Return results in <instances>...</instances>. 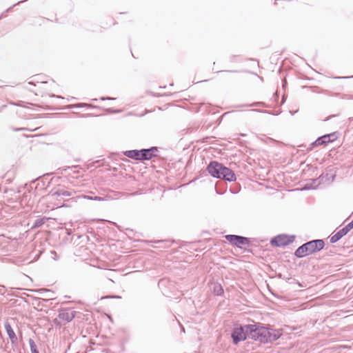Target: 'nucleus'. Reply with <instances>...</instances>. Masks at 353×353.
Masks as SVG:
<instances>
[{"label": "nucleus", "mask_w": 353, "mask_h": 353, "mask_svg": "<svg viewBox=\"0 0 353 353\" xmlns=\"http://www.w3.org/2000/svg\"><path fill=\"white\" fill-rule=\"evenodd\" d=\"M50 219V218H47L45 216L42 217V218L37 219L34 222V223L32 226V228H38L41 227L46 223V221L49 220Z\"/></svg>", "instance_id": "nucleus-14"}, {"label": "nucleus", "mask_w": 353, "mask_h": 353, "mask_svg": "<svg viewBox=\"0 0 353 353\" xmlns=\"http://www.w3.org/2000/svg\"><path fill=\"white\" fill-rule=\"evenodd\" d=\"M222 172L221 175L219 179H224L225 181H228L229 182H233L235 181L236 179V175L234 172L230 168L222 165L221 168Z\"/></svg>", "instance_id": "nucleus-9"}, {"label": "nucleus", "mask_w": 353, "mask_h": 353, "mask_svg": "<svg viewBox=\"0 0 353 353\" xmlns=\"http://www.w3.org/2000/svg\"><path fill=\"white\" fill-rule=\"evenodd\" d=\"M11 130L14 132H23V131H28V129L26 128H12Z\"/></svg>", "instance_id": "nucleus-20"}, {"label": "nucleus", "mask_w": 353, "mask_h": 353, "mask_svg": "<svg viewBox=\"0 0 353 353\" xmlns=\"http://www.w3.org/2000/svg\"><path fill=\"white\" fill-rule=\"evenodd\" d=\"M225 239L229 241L232 245L242 248L244 245H249L250 243V239L243 236L236 234H227L225 236Z\"/></svg>", "instance_id": "nucleus-2"}, {"label": "nucleus", "mask_w": 353, "mask_h": 353, "mask_svg": "<svg viewBox=\"0 0 353 353\" xmlns=\"http://www.w3.org/2000/svg\"><path fill=\"white\" fill-rule=\"evenodd\" d=\"M52 97H57V98H59V99H64L63 97H61V96L54 95V94L52 95Z\"/></svg>", "instance_id": "nucleus-30"}, {"label": "nucleus", "mask_w": 353, "mask_h": 353, "mask_svg": "<svg viewBox=\"0 0 353 353\" xmlns=\"http://www.w3.org/2000/svg\"><path fill=\"white\" fill-rule=\"evenodd\" d=\"M295 236L292 235L279 234L273 237L270 243L272 245L282 247L288 245L294 241Z\"/></svg>", "instance_id": "nucleus-3"}, {"label": "nucleus", "mask_w": 353, "mask_h": 353, "mask_svg": "<svg viewBox=\"0 0 353 353\" xmlns=\"http://www.w3.org/2000/svg\"><path fill=\"white\" fill-rule=\"evenodd\" d=\"M222 163L213 161L208 164L207 170L212 177L219 179L221 175V172H222Z\"/></svg>", "instance_id": "nucleus-6"}, {"label": "nucleus", "mask_w": 353, "mask_h": 353, "mask_svg": "<svg viewBox=\"0 0 353 353\" xmlns=\"http://www.w3.org/2000/svg\"><path fill=\"white\" fill-rule=\"evenodd\" d=\"M84 107H92V105L88 103H82V108Z\"/></svg>", "instance_id": "nucleus-28"}, {"label": "nucleus", "mask_w": 353, "mask_h": 353, "mask_svg": "<svg viewBox=\"0 0 353 353\" xmlns=\"http://www.w3.org/2000/svg\"><path fill=\"white\" fill-rule=\"evenodd\" d=\"M322 144H323V143H321V137H320L317 138V139L316 141H314L312 145L314 146H318V145H321Z\"/></svg>", "instance_id": "nucleus-21"}, {"label": "nucleus", "mask_w": 353, "mask_h": 353, "mask_svg": "<svg viewBox=\"0 0 353 353\" xmlns=\"http://www.w3.org/2000/svg\"><path fill=\"white\" fill-rule=\"evenodd\" d=\"M60 207H68V205L66 204H62L60 205Z\"/></svg>", "instance_id": "nucleus-32"}, {"label": "nucleus", "mask_w": 353, "mask_h": 353, "mask_svg": "<svg viewBox=\"0 0 353 353\" xmlns=\"http://www.w3.org/2000/svg\"><path fill=\"white\" fill-rule=\"evenodd\" d=\"M330 139V143L333 142L337 139V133L336 132H332L330 134H327Z\"/></svg>", "instance_id": "nucleus-18"}, {"label": "nucleus", "mask_w": 353, "mask_h": 353, "mask_svg": "<svg viewBox=\"0 0 353 353\" xmlns=\"http://www.w3.org/2000/svg\"><path fill=\"white\" fill-rule=\"evenodd\" d=\"M312 187H311V185L310 184H306L304 187V190H308V189H311Z\"/></svg>", "instance_id": "nucleus-27"}, {"label": "nucleus", "mask_w": 353, "mask_h": 353, "mask_svg": "<svg viewBox=\"0 0 353 353\" xmlns=\"http://www.w3.org/2000/svg\"><path fill=\"white\" fill-rule=\"evenodd\" d=\"M252 111H258L257 110L252 109Z\"/></svg>", "instance_id": "nucleus-40"}, {"label": "nucleus", "mask_w": 353, "mask_h": 353, "mask_svg": "<svg viewBox=\"0 0 353 353\" xmlns=\"http://www.w3.org/2000/svg\"><path fill=\"white\" fill-rule=\"evenodd\" d=\"M308 255H310V254L309 252H307V249L305 243H303V245L299 246L294 252V256L297 258H303Z\"/></svg>", "instance_id": "nucleus-13"}, {"label": "nucleus", "mask_w": 353, "mask_h": 353, "mask_svg": "<svg viewBox=\"0 0 353 353\" xmlns=\"http://www.w3.org/2000/svg\"><path fill=\"white\" fill-rule=\"evenodd\" d=\"M40 291H48V290L46 289H41Z\"/></svg>", "instance_id": "nucleus-37"}, {"label": "nucleus", "mask_w": 353, "mask_h": 353, "mask_svg": "<svg viewBox=\"0 0 353 353\" xmlns=\"http://www.w3.org/2000/svg\"><path fill=\"white\" fill-rule=\"evenodd\" d=\"M59 318L65 322H70L74 317L75 314L68 308L61 309L59 311Z\"/></svg>", "instance_id": "nucleus-10"}, {"label": "nucleus", "mask_w": 353, "mask_h": 353, "mask_svg": "<svg viewBox=\"0 0 353 353\" xmlns=\"http://www.w3.org/2000/svg\"><path fill=\"white\" fill-rule=\"evenodd\" d=\"M347 77H336V79H347Z\"/></svg>", "instance_id": "nucleus-33"}, {"label": "nucleus", "mask_w": 353, "mask_h": 353, "mask_svg": "<svg viewBox=\"0 0 353 353\" xmlns=\"http://www.w3.org/2000/svg\"><path fill=\"white\" fill-rule=\"evenodd\" d=\"M4 16V13H2L1 15H0V19H1V17H3Z\"/></svg>", "instance_id": "nucleus-34"}, {"label": "nucleus", "mask_w": 353, "mask_h": 353, "mask_svg": "<svg viewBox=\"0 0 353 353\" xmlns=\"http://www.w3.org/2000/svg\"><path fill=\"white\" fill-rule=\"evenodd\" d=\"M109 111H110V112H117V111H115V110H110H110H109Z\"/></svg>", "instance_id": "nucleus-36"}, {"label": "nucleus", "mask_w": 353, "mask_h": 353, "mask_svg": "<svg viewBox=\"0 0 353 353\" xmlns=\"http://www.w3.org/2000/svg\"><path fill=\"white\" fill-rule=\"evenodd\" d=\"M5 287L3 285H0V294H3L5 293L4 290Z\"/></svg>", "instance_id": "nucleus-25"}, {"label": "nucleus", "mask_w": 353, "mask_h": 353, "mask_svg": "<svg viewBox=\"0 0 353 353\" xmlns=\"http://www.w3.org/2000/svg\"><path fill=\"white\" fill-rule=\"evenodd\" d=\"M353 228V220L347 223L343 228L339 230L335 234L330 236V243H335L345 236Z\"/></svg>", "instance_id": "nucleus-5"}, {"label": "nucleus", "mask_w": 353, "mask_h": 353, "mask_svg": "<svg viewBox=\"0 0 353 353\" xmlns=\"http://www.w3.org/2000/svg\"><path fill=\"white\" fill-rule=\"evenodd\" d=\"M162 242H163V241H157V243H162Z\"/></svg>", "instance_id": "nucleus-39"}, {"label": "nucleus", "mask_w": 353, "mask_h": 353, "mask_svg": "<svg viewBox=\"0 0 353 353\" xmlns=\"http://www.w3.org/2000/svg\"><path fill=\"white\" fill-rule=\"evenodd\" d=\"M225 72H238V70H225Z\"/></svg>", "instance_id": "nucleus-31"}, {"label": "nucleus", "mask_w": 353, "mask_h": 353, "mask_svg": "<svg viewBox=\"0 0 353 353\" xmlns=\"http://www.w3.org/2000/svg\"><path fill=\"white\" fill-rule=\"evenodd\" d=\"M335 176H336V175H335V174H332V175L330 176V179H331V181H333L334 180Z\"/></svg>", "instance_id": "nucleus-29"}, {"label": "nucleus", "mask_w": 353, "mask_h": 353, "mask_svg": "<svg viewBox=\"0 0 353 353\" xmlns=\"http://www.w3.org/2000/svg\"><path fill=\"white\" fill-rule=\"evenodd\" d=\"M5 329L8 335L9 339H10L11 343L12 345L16 344L17 343V337L11 325L8 322H6L5 323Z\"/></svg>", "instance_id": "nucleus-11"}, {"label": "nucleus", "mask_w": 353, "mask_h": 353, "mask_svg": "<svg viewBox=\"0 0 353 353\" xmlns=\"http://www.w3.org/2000/svg\"><path fill=\"white\" fill-rule=\"evenodd\" d=\"M74 194V192L69 191L63 187L58 186L57 188H53L50 190L49 195L51 196L61 197L72 196Z\"/></svg>", "instance_id": "nucleus-7"}, {"label": "nucleus", "mask_w": 353, "mask_h": 353, "mask_svg": "<svg viewBox=\"0 0 353 353\" xmlns=\"http://www.w3.org/2000/svg\"><path fill=\"white\" fill-rule=\"evenodd\" d=\"M93 200L94 201H103V199L102 197L95 196L93 197Z\"/></svg>", "instance_id": "nucleus-24"}, {"label": "nucleus", "mask_w": 353, "mask_h": 353, "mask_svg": "<svg viewBox=\"0 0 353 353\" xmlns=\"http://www.w3.org/2000/svg\"><path fill=\"white\" fill-rule=\"evenodd\" d=\"M158 148L153 146L150 148L141 149V161L150 160L157 156Z\"/></svg>", "instance_id": "nucleus-8"}, {"label": "nucleus", "mask_w": 353, "mask_h": 353, "mask_svg": "<svg viewBox=\"0 0 353 353\" xmlns=\"http://www.w3.org/2000/svg\"><path fill=\"white\" fill-rule=\"evenodd\" d=\"M141 150H131L124 152V155L128 158L133 159L137 161H141Z\"/></svg>", "instance_id": "nucleus-12"}, {"label": "nucleus", "mask_w": 353, "mask_h": 353, "mask_svg": "<svg viewBox=\"0 0 353 353\" xmlns=\"http://www.w3.org/2000/svg\"><path fill=\"white\" fill-rule=\"evenodd\" d=\"M108 298H112V299H121V296H117V295H114V296H103V297H101V299H108Z\"/></svg>", "instance_id": "nucleus-22"}, {"label": "nucleus", "mask_w": 353, "mask_h": 353, "mask_svg": "<svg viewBox=\"0 0 353 353\" xmlns=\"http://www.w3.org/2000/svg\"><path fill=\"white\" fill-rule=\"evenodd\" d=\"M349 120H350V121H353V117H350V118L349 119Z\"/></svg>", "instance_id": "nucleus-38"}, {"label": "nucleus", "mask_w": 353, "mask_h": 353, "mask_svg": "<svg viewBox=\"0 0 353 353\" xmlns=\"http://www.w3.org/2000/svg\"><path fill=\"white\" fill-rule=\"evenodd\" d=\"M93 197L94 196H88V195H79L75 198L72 197L71 199L74 200V201H77V200L81 199H88V200H93Z\"/></svg>", "instance_id": "nucleus-17"}, {"label": "nucleus", "mask_w": 353, "mask_h": 353, "mask_svg": "<svg viewBox=\"0 0 353 353\" xmlns=\"http://www.w3.org/2000/svg\"><path fill=\"white\" fill-rule=\"evenodd\" d=\"M100 99L102 100V101H104V100L112 101V100H115L116 98H113V97H101Z\"/></svg>", "instance_id": "nucleus-23"}, {"label": "nucleus", "mask_w": 353, "mask_h": 353, "mask_svg": "<svg viewBox=\"0 0 353 353\" xmlns=\"http://www.w3.org/2000/svg\"><path fill=\"white\" fill-rule=\"evenodd\" d=\"M72 107L77 108H82V103H76L74 105H72Z\"/></svg>", "instance_id": "nucleus-26"}, {"label": "nucleus", "mask_w": 353, "mask_h": 353, "mask_svg": "<svg viewBox=\"0 0 353 353\" xmlns=\"http://www.w3.org/2000/svg\"><path fill=\"white\" fill-rule=\"evenodd\" d=\"M279 330L261 326L259 324H249L235 327L231 334L233 343L251 339L262 343H272L281 336Z\"/></svg>", "instance_id": "nucleus-1"}, {"label": "nucleus", "mask_w": 353, "mask_h": 353, "mask_svg": "<svg viewBox=\"0 0 353 353\" xmlns=\"http://www.w3.org/2000/svg\"><path fill=\"white\" fill-rule=\"evenodd\" d=\"M310 255L321 251L325 246L323 239H315L305 243Z\"/></svg>", "instance_id": "nucleus-4"}, {"label": "nucleus", "mask_w": 353, "mask_h": 353, "mask_svg": "<svg viewBox=\"0 0 353 353\" xmlns=\"http://www.w3.org/2000/svg\"><path fill=\"white\" fill-rule=\"evenodd\" d=\"M214 293L217 296H220L223 294V289L220 284H214Z\"/></svg>", "instance_id": "nucleus-16"}, {"label": "nucleus", "mask_w": 353, "mask_h": 353, "mask_svg": "<svg viewBox=\"0 0 353 353\" xmlns=\"http://www.w3.org/2000/svg\"><path fill=\"white\" fill-rule=\"evenodd\" d=\"M321 143H323V144L330 143L329 137H328V135H326V134L321 136Z\"/></svg>", "instance_id": "nucleus-19"}, {"label": "nucleus", "mask_w": 353, "mask_h": 353, "mask_svg": "<svg viewBox=\"0 0 353 353\" xmlns=\"http://www.w3.org/2000/svg\"><path fill=\"white\" fill-rule=\"evenodd\" d=\"M31 353H39L37 347L33 339H30L28 341Z\"/></svg>", "instance_id": "nucleus-15"}, {"label": "nucleus", "mask_w": 353, "mask_h": 353, "mask_svg": "<svg viewBox=\"0 0 353 353\" xmlns=\"http://www.w3.org/2000/svg\"><path fill=\"white\" fill-rule=\"evenodd\" d=\"M254 105H256V103H252V104L249 105V106H254Z\"/></svg>", "instance_id": "nucleus-35"}]
</instances>
